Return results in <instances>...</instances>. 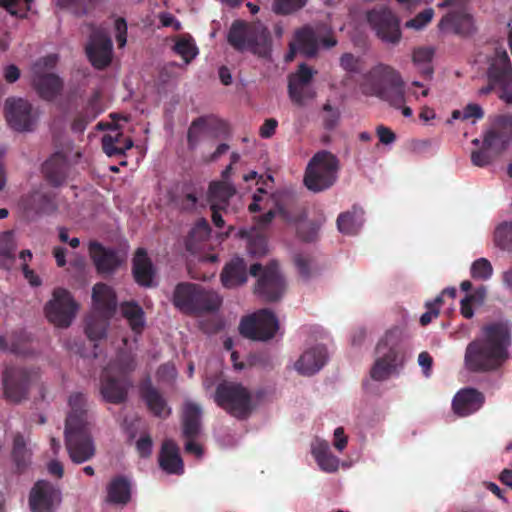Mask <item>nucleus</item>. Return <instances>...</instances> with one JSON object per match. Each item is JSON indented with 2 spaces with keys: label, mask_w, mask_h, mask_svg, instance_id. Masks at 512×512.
<instances>
[{
  "label": "nucleus",
  "mask_w": 512,
  "mask_h": 512,
  "mask_svg": "<svg viewBox=\"0 0 512 512\" xmlns=\"http://www.w3.org/2000/svg\"><path fill=\"white\" fill-rule=\"evenodd\" d=\"M78 305L71 293L64 288H56L52 299L45 305V314L55 326L66 328L74 319Z\"/></svg>",
  "instance_id": "nucleus-14"
},
{
  "label": "nucleus",
  "mask_w": 512,
  "mask_h": 512,
  "mask_svg": "<svg viewBox=\"0 0 512 512\" xmlns=\"http://www.w3.org/2000/svg\"><path fill=\"white\" fill-rule=\"evenodd\" d=\"M468 0H440L438 7H451L440 21L439 27L442 30H451L455 34L469 36L475 31L473 16L467 11L466 5Z\"/></svg>",
  "instance_id": "nucleus-13"
},
{
  "label": "nucleus",
  "mask_w": 512,
  "mask_h": 512,
  "mask_svg": "<svg viewBox=\"0 0 512 512\" xmlns=\"http://www.w3.org/2000/svg\"><path fill=\"white\" fill-rule=\"evenodd\" d=\"M307 0H274L272 9L278 15H289L302 9Z\"/></svg>",
  "instance_id": "nucleus-46"
},
{
  "label": "nucleus",
  "mask_w": 512,
  "mask_h": 512,
  "mask_svg": "<svg viewBox=\"0 0 512 512\" xmlns=\"http://www.w3.org/2000/svg\"><path fill=\"white\" fill-rule=\"evenodd\" d=\"M201 407L193 402H186L183 407L182 425L183 436L195 439L200 433Z\"/></svg>",
  "instance_id": "nucleus-32"
},
{
  "label": "nucleus",
  "mask_w": 512,
  "mask_h": 512,
  "mask_svg": "<svg viewBox=\"0 0 512 512\" xmlns=\"http://www.w3.org/2000/svg\"><path fill=\"white\" fill-rule=\"evenodd\" d=\"M483 144L485 148H489L491 151H493L495 154H500L502 151L506 149L509 142L504 141L502 137L498 135L497 132H495L493 129L488 131L484 137Z\"/></svg>",
  "instance_id": "nucleus-50"
},
{
  "label": "nucleus",
  "mask_w": 512,
  "mask_h": 512,
  "mask_svg": "<svg viewBox=\"0 0 512 512\" xmlns=\"http://www.w3.org/2000/svg\"><path fill=\"white\" fill-rule=\"evenodd\" d=\"M116 41L119 47H124L127 42V23L124 18L115 21Z\"/></svg>",
  "instance_id": "nucleus-62"
},
{
  "label": "nucleus",
  "mask_w": 512,
  "mask_h": 512,
  "mask_svg": "<svg viewBox=\"0 0 512 512\" xmlns=\"http://www.w3.org/2000/svg\"><path fill=\"white\" fill-rule=\"evenodd\" d=\"M470 273L474 279L487 280L493 274V267L486 258H479L472 263Z\"/></svg>",
  "instance_id": "nucleus-48"
},
{
  "label": "nucleus",
  "mask_w": 512,
  "mask_h": 512,
  "mask_svg": "<svg viewBox=\"0 0 512 512\" xmlns=\"http://www.w3.org/2000/svg\"><path fill=\"white\" fill-rule=\"evenodd\" d=\"M4 114L8 125L17 132L32 131L38 119L32 104L23 98H7Z\"/></svg>",
  "instance_id": "nucleus-16"
},
{
  "label": "nucleus",
  "mask_w": 512,
  "mask_h": 512,
  "mask_svg": "<svg viewBox=\"0 0 512 512\" xmlns=\"http://www.w3.org/2000/svg\"><path fill=\"white\" fill-rule=\"evenodd\" d=\"M322 109L325 113L323 116V127L328 131L334 130L340 120L339 109L333 107L329 102H326Z\"/></svg>",
  "instance_id": "nucleus-51"
},
{
  "label": "nucleus",
  "mask_w": 512,
  "mask_h": 512,
  "mask_svg": "<svg viewBox=\"0 0 512 512\" xmlns=\"http://www.w3.org/2000/svg\"><path fill=\"white\" fill-rule=\"evenodd\" d=\"M92 299L95 309L105 318H109L115 312L117 306L116 295L107 284H95Z\"/></svg>",
  "instance_id": "nucleus-29"
},
{
  "label": "nucleus",
  "mask_w": 512,
  "mask_h": 512,
  "mask_svg": "<svg viewBox=\"0 0 512 512\" xmlns=\"http://www.w3.org/2000/svg\"><path fill=\"white\" fill-rule=\"evenodd\" d=\"M123 317L135 334H141L145 326V316L142 307L136 302H125L121 305Z\"/></svg>",
  "instance_id": "nucleus-36"
},
{
  "label": "nucleus",
  "mask_w": 512,
  "mask_h": 512,
  "mask_svg": "<svg viewBox=\"0 0 512 512\" xmlns=\"http://www.w3.org/2000/svg\"><path fill=\"white\" fill-rule=\"evenodd\" d=\"M132 382L127 376H112L103 373L101 377L100 392L105 401L112 404H121L127 400L128 390Z\"/></svg>",
  "instance_id": "nucleus-21"
},
{
  "label": "nucleus",
  "mask_w": 512,
  "mask_h": 512,
  "mask_svg": "<svg viewBox=\"0 0 512 512\" xmlns=\"http://www.w3.org/2000/svg\"><path fill=\"white\" fill-rule=\"evenodd\" d=\"M318 226L315 223H303L297 228L299 238L304 242H313L317 239Z\"/></svg>",
  "instance_id": "nucleus-57"
},
{
  "label": "nucleus",
  "mask_w": 512,
  "mask_h": 512,
  "mask_svg": "<svg viewBox=\"0 0 512 512\" xmlns=\"http://www.w3.org/2000/svg\"><path fill=\"white\" fill-rule=\"evenodd\" d=\"M28 207L37 214H51L56 211L57 204L54 196L36 191L30 195Z\"/></svg>",
  "instance_id": "nucleus-37"
},
{
  "label": "nucleus",
  "mask_w": 512,
  "mask_h": 512,
  "mask_svg": "<svg viewBox=\"0 0 512 512\" xmlns=\"http://www.w3.org/2000/svg\"><path fill=\"white\" fill-rule=\"evenodd\" d=\"M493 130L498 133L504 141L512 140V116L505 115L497 118Z\"/></svg>",
  "instance_id": "nucleus-52"
},
{
  "label": "nucleus",
  "mask_w": 512,
  "mask_h": 512,
  "mask_svg": "<svg viewBox=\"0 0 512 512\" xmlns=\"http://www.w3.org/2000/svg\"><path fill=\"white\" fill-rule=\"evenodd\" d=\"M205 119L203 117H199L191 123L188 133H187V141L190 148H194L199 140V136L205 127Z\"/></svg>",
  "instance_id": "nucleus-54"
},
{
  "label": "nucleus",
  "mask_w": 512,
  "mask_h": 512,
  "mask_svg": "<svg viewBox=\"0 0 512 512\" xmlns=\"http://www.w3.org/2000/svg\"><path fill=\"white\" fill-rule=\"evenodd\" d=\"M364 211L360 207L353 206L352 210L341 213L337 218L339 231L347 235H355L363 224Z\"/></svg>",
  "instance_id": "nucleus-34"
},
{
  "label": "nucleus",
  "mask_w": 512,
  "mask_h": 512,
  "mask_svg": "<svg viewBox=\"0 0 512 512\" xmlns=\"http://www.w3.org/2000/svg\"><path fill=\"white\" fill-rule=\"evenodd\" d=\"M106 501L117 506H126L131 501L132 484L128 477L118 475L113 477L106 487Z\"/></svg>",
  "instance_id": "nucleus-27"
},
{
  "label": "nucleus",
  "mask_w": 512,
  "mask_h": 512,
  "mask_svg": "<svg viewBox=\"0 0 512 512\" xmlns=\"http://www.w3.org/2000/svg\"><path fill=\"white\" fill-rule=\"evenodd\" d=\"M85 50L94 68L102 70L110 65L112 61L113 44L111 38L103 29H92Z\"/></svg>",
  "instance_id": "nucleus-17"
},
{
  "label": "nucleus",
  "mask_w": 512,
  "mask_h": 512,
  "mask_svg": "<svg viewBox=\"0 0 512 512\" xmlns=\"http://www.w3.org/2000/svg\"><path fill=\"white\" fill-rule=\"evenodd\" d=\"M400 334L398 328H393L387 331L378 343L376 350L378 354L382 355L376 359L370 370L372 379L376 381L386 380L398 366L403 365L404 354L398 346Z\"/></svg>",
  "instance_id": "nucleus-9"
},
{
  "label": "nucleus",
  "mask_w": 512,
  "mask_h": 512,
  "mask_svg": "<svg viewBox=\"0 0 512 512\" xmlns=\"http://www.w3.org/2000/svg\"><path fill=\"white\" fill-rule=\"evenodd\" d=\"M57 57L49 55L39 59L32 67V86L37 94L46 101L54 100L62 91L63 81L53 73H44V68H52Z\"/></svg>",
  "instance_id": "nucleus-12"
},
{
  "label": "nucleus",
  "mask_w": 512,
  "mask_h": 512,
  "mask_svg": "<svg viewBox=\"0 0 512 512\" xmlns=\"http://www.w3.org/2000/svg\"><path fill=\"white\" fill-rule=\"evenodd\" d=\"M31 373L26 368L11 366L3 373V387L6 399L19 403L28 395Z\"/></svg>",
  "instance_id": "nucleus-19"
},
{
  "label": "nucleus",
  "mask_w": 512,
  "mask_h": 512,
  "mask_svg": "<svg viewBox=\"0 0 512 512\" xmlns=\"http://www.w3.org/2000/svg\"><path fill=\"white\" fill-rule=\"evenodd\" d=\"M434 55V50L430 47H419L413 51V62L416 65H423L420 73L426 79H431L433 75V67L431 61Z\"/></svg>",
  "instance_id": "nucleus-42"
},
{
  "label": "nucleus",
  "mask_w": 512,
  "mask_h": 512,
  "mask_svg": "<svg viewBox=\"0 0 512 512\" xmlns=\"http://www.w3.org/2000/svg\"><path fill=\"white\" fill-rule=\"evenodd\" d=\"M295 42L302 54L313 57L318 51V39L310 26H304L295 32Z\"/></svg>",
  "instance_id": "nucleus-35"
},
{
  "label": "nucleus",
  "mask_w": 512,
  "mask_h": 512,
  "mask_svg": "<svg viewBox=\"0 0 512 512\" xmlns=\"http://www.w3.org/2000/svg\"><path fill=\"white\" fill-rule=\"evenodd\" d=\"M434 15V11L432 8H427L418 13L413 19H410L406 22V27L414 28L417 30L425 27L429 22H431Z\"/></svg>",
  "instance_id": "nucleus-55"
},
{
  "label": "nucleus",
  "mask_w": 512,
  "mask_h": 512,
  "mask_svg": "<svg viewBox=\"0 0 512 512\" xmlns=\"http://www.w3.org/2000/svg\"><path fill=\"white\" fill-rule=\"evenodd\" d=\"M488 85L480 89L481 94L498 90L499 98L512 104V63L505 48L495 47L487 70Z\"/></svg>",
  "instance_id": "nucleus-8"
},
{
  "label": "nucleus",
  "mask_w": 512,
  "mask_h": 512,
  "mask_svg": "<svg viewBox=\"0 0 512 512\" xmlns=\"http://www.w3.org/2000/svg\"><path fill=\"white\" fill-rule=\"evenodd\" d=\"M68 403L70 412L65 421V445L72 462L81 464L93 458L96 452L88 421L87 400L84 394L77 392L70 395Z\"/></svg>",
  "instance_id": "nucleus-2"
},
{
  "label": "nucleus",
  "mask_w": 512,
  "mask_h": 512,
  "mask_svg": "<svg viewBox=\"0 0 512 512\" xmlns=\"http://www.w3.org/2000/svg\"><path fill=\"white\" fill-rule=\"evenodd\" d=\"M219 295L201 285L181 282L174 289L172 303L185 314H202L216 311L221 305Z\"/></svg>",
  "instance_id": "nucleus-5"
},
{
  "label": "nucleus",
  "mask_w": 512,
  "mask_h": 512,
  "mask_svg": "<svg viewBox=\"0 0 512 512\" xmlns=\"http://www.w3.org/2000/svg\"><path fill=\"white\" fill-rule=\"evenodd\" d=\"M85 333L91 341H97L106 337L108 318L91 315L87 317Z\"/></svg>",
  "instance_id": "nucleus-41"
},
{
  "label": "nucleus",
  "mask_w": 512,
  "mask_h": 512,
  "mask_svg": "<svg viewBox=\"0 0 512 512\" xmlns=\"http://www.w3.org/2000/svg\"><path fill=\"white\" fill-rule=\"evenodd\" d=\"M294 262L298 269L299 274L304 279H306V280L309 279L311 277V269H310L311 259L305 255L297 254L294 257Z\"/></svg>",
  "instance_id": "nucleus-60"
},
{
  "label": "nucleus",
  "mask_w": 512,
  "mask_h": 512,
  "mask_svg": "<svg viewBox=\"0 0 512 512\" xmlns=\"http://www.w3.org/2000/svg\"><path fill=\"white\" fill-rule=\"evenodd\" d=\"M173 49L176 54L183 58L185 63H190L198 54V48L191 37H180Z\"/></svg>",
  "instance_id": "nucleus-45"
},
{
  "label": "nucleus",
  "mask_w": 512,
  "mask_h": 512,
  "mask_svg": "<svg viewBox=\"0 0 512 512\" xmlns=\"http://www.w3.org/2000/svg\"><path fill=\"white\" fill-rule=\"evenodd\" d=\"M339 170L338 158L327 150L316 152L309 160L304 174V185L314 193L322 192L334 185Z\"/></svg>",
  "instance_id": "nucleus-6"
},
{
  "label": "nucleus",
  "mask_w": 512,
  "mask_h": 512,
  "mask_svg": "<svg viewBox=\"0 0 512 512\" xmlns=\"http://www.w3.org/2000/svg\"><path fill=\"white\" fill-rule=\"evenodd\" d=\"M278 328L275 314L269 309H261L241 320L239 332L251 340L267 341L275 336Z\"/></svg>",
  "instance_id": "nucleus-11"
},
{
  "label": "nucleus",
  "mask_w": 512,
  "mask_h": 512,
  "mask_svg": "<svg viewBox=\"0 0 512 512\" xmlns=\"http://www.w3.org/2000/svg\"><path fill=\"white\" fill-rule=\"evenodd\" d=\"M132 274L135 282L142 287H151L155 269L144 248H138L132 260Z\"/></svg>",
  "instance_id": "nucleus-25"
},
{
  "label": "nucleus",
  "mask_w": 512,
  "mask_h": 512,
  "mask_svg": "<svg viewBox=\"0 0 512 512\" xmlns=\"http://www.w3.org/2000/svg\"><path fill=\"white\" fill-rule=\"evenodd\" d=\"M312 454L320 469L332 473L338 470L339 459L334 456L326 443H321L312 449Z\"/></svg>",
  "instance_id": "nucleus-38"
},
{
  "label": "nucleus",
  "mask_w": 512,
  "mask_h": 512,
  "mask_svg": "<svg viewBox=\"0 0 512 512\" xmlns=\"http://www.w3.org/2000/svg\"><path fill=\"white\" fill-rule=\"evenodd\" d=\"M101 142L103 151L109 157L122 156L126 150L133 147V140L129 137L124 138L123 133L117 128L103 135Z\"/></svg>",
  "instance_id": "nucleus-31"
},
{
  "label": "nucleus",
  "mask_w": 512,
  "mask_h": 512,
  "mask_svg": "<svg viewBox=\"0 0 512 512\" xmlns=\"http://www.w3.org/2000/svg\"><path fill=\"white\" fill-rule=\"evenodd\" d=\"M236 193L233 185L215 181L210 183L208 189V202L210 207H219L227 209L230 198Z\"/></svg>",
  "instance_id": "nucleus-33"
},
{
  "label": "nucleus",
  "mask_w": 512,
  "mask_h": 512,
  "mask_svg": "<svg viewBox=\"0 0 512 512\" xmlns=\"http://www.w3.org/2000/svg\"><path fill=\"white\" fill-rule=\"evenodd\" d=\"M247 265L244 259L235 257L226 263L221 272V282L226 288H235L247 282Z\"/></svg>",
  "instance_id": "nucleus-28"
},
{
  "label": "nucleus",
  "mask_w": 512,
  "mask_h": 512,
  "mask_svg": "<svg viewBox=\"0 0 512 512\" xmlns=\"http://www.w3.org/2000/svg\"><path fill=\"white\" fill-rule=\"evenodd\" d=\"M288 94L291 101L297 106H304L307 100L315 97V92L309 85H301L297 82H288Z\"/></svg>",
  "instance_id": "nucleus-43"
},
{
  "label": "nucleus",
  "mask_w": 512,
  "mask_h": 512,
  "mask_svg": "<svg viewBox=\"0 0 512 512\" xmlns=\"http://www.w3.org/2000/svg\"><path fill=\"white\" fill-rule=\"evenodd\" d=\"M46 180L53 186L62 185L67 177L68 162L61 153L52 155L42 167Z\"/></svg>",
  "instance_id": "nucleus-30"
},
{
  "label": "nucleus",
  "mask_w": 512,
  "mask_h": 512,
  "mask_svg": "<svg viewBox=\"0 0 512 512\" xmlns=\"http://www.w3.org/2000/svg\"><path fill=\"white\" fill-rule=\"evenodd\" d=\"M483 337L470 342L465 350V366L475 373L499 369L509 358L511 336L503 323H492L482 329Z\"/></svg>",
  "instance_id": "nucleus-1"
},
{
  "label": "nucleus",
  "mask_w": 512,
  "mask_h": 512,
  "mask_svg": "<svg viewBox=\"0 0 512 512\" xmlns=\"http://www.w3.org/2000/svg\"><path fill=\"white\" fill-rule=\"evenodd\" d=\"M32 0H0V6L11 15L24 17L30 9Z\"/></svg>",
  "instance_id": "nucleus-49"
},
{
  "label": "nucleus",
  "mask_w": 512,
  "mask_h": 512,
  "mask_svg": "<svg viewBox=\"0 0 512 512\" xmlns=\"http://www.w3.org/2000/svg\"><path fill=\"white\" fill-rule=\"evenodd\" d=\"M88 252L96 272L103 277L115 274L125 261L116 249L105 247L96 240L90 241Z\"/></svg>",
  "instance_id": "nucleus-18"
},
{
  "label": "nucleus",
  "mask_w": 512,
  "mask_h": 512,
  "mask_svg": "<svg viewBox=\"0 0 512 512\" xmlns=\"http://www.w3.org/2000/svg\"><path fill=\"white\" fill-rule=\"evenodd\" d=\"M15 241L11 231L0 234V268L9 269L15 259Z\"/></svg>",
  "instance_id": "nucleus-39"
},
{
  "label": "nucleus",
  "mask_w": 512,
  "mask_h": 512,
  "mask_svg": "<svg viewBox=\"0 0 512 512\" xmlns=\"http://www.w3.org/2000/svg\"><path fill=\"white\" fill-rule=\"evenodd\" d=\"M491 150L485 148L483 145L482 149L473 151L471 154V161L475 166L484 167L492 161Z\"/></svg>",
  "instance_id": "nucleus-59"
},
{
  "label": "nucleus",
  "mask_w": 512,
  "mask_h": 512,
  "mask_svg": "<svg viewBox=\"0 0 512 512\" xmlns=\"http://www.w3.org/2000/svg\"><path fill=\"white\" fill-rule=\"evenodd\" d=\"M494 242L500 249L512 252V221H504L496 227Z\"/></svg>",
  "instance_id": "nucleus-44"
},
{
  "label": "nucleus",
  "mask_w": 512,
  "mask_h": 512,
  "mask_svg": "<svg viewBox=\"0 0 512 512\" xmlns=\"http://www.w3.org/2000/svg\"><path fill=\"white\" fill-rule=\"evenodd\" d=\"M55 490L45 480L37 481L29 495V506L32 512H53Z\"/></svg>",
  "instance_id": "nucleus-24"
},
{
  "label": "nucleus",
  "mask_w": 512,
  "mask_h": 512,
  "mask_svg": "<svg viewBox=\"0 0 512 512\" xmlns=\"http://www.w3.org/2000/svg\"><path fill=\"white\" fill-rule=\"evenodd\" d=\"M214 401L220 408L238 420L247 419L254 409L251 392L237 382L223 381L219 383L214 393Z\"/></svg>",
  "instance_id": "nucleus-7"
},
{
  "label": "nucleus",
  "mask_w": 512,
  "mask_h": 512,
  "mask_svg": "<svg viewBox=\"0 0 512 512\" xmlns=\"http://www.w3.org/2000/svg\"><path fill=\"white\" fill-rule=\"evenodd\" d=\"M31 453L26 447L22 434L17 433L13 439L12 458L17 470L22 472L30 463Z\"/></svg>",
  "instance_id": "nucleus-40"
},
{
  "label": "nucleus",
  "mask_w": 512,
  "mask_h": 512,
  "mask_svg": "<svg viewBox=\"0 0 512 512\" xmlns=\"http://www.w3.org/2000/svg\"><path fill=\"white\" fill-rule=\"evenodd\" d=\"M92 120L94 119L82 111L79 114H77L74 118L71 124V129L75 133H83L86 129L87 124L90 123Z\"/></svg>",
  "instance_id": "nucleus-63"
},
{
  "label": "nucleus",
  "mask_w": 512,
  "mask_h": 512,
  "mask_svg": "<svg viewBox=\"0 0 512 512\" xmlns=\"http://www.w3.org/2000/svg\"><path fill=\"white\" fill-rule=\"evenodd\" d=\"M340 64L343 69L349 72H357L359 70V60L351 53H345L340 58Z\"/></svg>",
  "instance_id": "nucleus-64"
},
{
  "label": "nucleus",
  "mask_w": 512,
  "mask_h": 512,
  "mask_svg": "<svg viewBox=\"0 0 512 512\" xmlns=\"http://www.w3.org/2000/svg\"><path fill=\"white\" fill-rule=\"evenodd\" d=\"M327 359V349L322 345H317L303 352L294 367L299 374L311 376L323 368Z\"/></svg>",
  "instance_id": "nucleus-22"
},
{
  "label": "nucleus",
  "mask_w": 512,
  "mask_h": 512,
  "mask_svg": "<svg viewBox=\"0 0 512 512\" xmlns=\"http://www.w3.org/2000/svg\"><path fill=\"white\" fill-rule=\"evenodd\" d=\"M313 74V70L306 64L302 63L299 66L297 72L289 77V82H297L301 85H309L313 78Z\"/></svg>",
  "instance_id": "nucleus-56"
},
{
  "label": "nucleus",
  "mask_w": 512,
  "mask_h": 512,
  "mask_svg": "<svg viewBox=\"0 0 512 512\" xmlns=\"http://www.w3.org/2000/svg\"><path fill=\"white\" fill-rule=\"evenodd\" d=\"M485 403V395L476 388L460 389L453 397L452 410L459 417H466L480 410Z\"/></svg>",
  "instance_id": "nucleus-20"
},
{
  "label": "nucleus",
  "mask_w": 512,
  "mask_h": 512,
  "mask_svg": "<svg viewBox=\"0 0 512 512\" xmlns=\"http://www.w3.org/2000/svg\"><path fill=\"white\" fill-rule=\"evenodd\" d=\"M158 461L161 469L167 474L181 475L184 473V464L180 456L179 447L171 439H167L162 443Z\"/></svg>",
  "instance_id": "nucleus-26"
},
{
  "label": "nucleus",
  "mask_w": 512,
  "mask_h": 512,
  "mask_svg": "<svg viewBox=\"0 0 512 512\" xmlns=\"http://www.w3.org/2000/svg\"><path fill=\"white\" fill-rule=\"evenodd\" d=\"M101 94L99 91H94L90 96L87 105L85 106L83 112L95 119L103 109L100 106Z\"/></svg>",
  "instance_id": "nucleus-58"
},
{
  "label": "nucleus",
  "mask_w": 512,
  "mask_h": 512,
  "mask_svg": "<svg viewBox=\"0 0 512 512\" xmlns=\"http://www.w3.org/2000/svg\"><path fill=\"white\" fill-rule=\"evenodd\" d=\"M367 21L382 41L394 45L400 42V21L390 9L384 6L373 8L367 13Z\"/></svg>",
  "instance_id": "nucleus-15"
},
{
  "label": "nucleus",
  "mask_w": 512,
  "mask_h": 512,
  "mask_svg": "<svg viewBox=\"0 0 512 512\" xmlns=\"http://www.w3.org/2000/svg\"><path fill=\"white\" fill-rule=\"evenodd\" d=\"M153 441L149 435L141 436L136 442V449L140 457L147 458L152 453Z\"/></svg>",
  "instance_id": "nucleus-61"
},
{
  "label": "nucleus",
  "mask_w": 512,
  "mask_h": 512,
  "mask_svg": "<svg viewBox=\"0 0 512 512\" xmlns=\"http://www.w3.org/2000/svg\"><path fill=\"white\" fill-rule=\"evenodd\" d=\"M442 305V297L437 296L433 301H429L426 303L427 311L423 313L420 317V324L422 326L428 325L433 318L438 317L440 311L439 308Z\"/></svg>",
  "instance_id": "nucleus-53"
},
{
  "label": "nucleus",
  "mask_w": 512,
  "mask_h": 512,
  "mask_svg": "<svg viewBox=\"0 0 512 512\" xmlns=\"http://www.w3.org/2000/svg\"><path fill=\"white\" fill-rule=\"evenodd\" d=\"M210 232H211V227H210L208 221L204 218H201L200 220H198L189 234V237H188V240L186 243L187 249L191 250L192 241H194V240H197V241L206 240L209 237Z\"/></svg>",
  "instance_id": "nucleus-47"
},
{
  "label": "nucleus",
  "mask_w": 512,
  "mask_h": 512,
  "mask_svg": "<svg viewBox=\"0 0 512 512\" xmlns=\"http://www.w3.org/2000/svg\"><path fill=\"white\" fill-rule=\"evenodd\" d=\"M227 42L238 52L249 51L262 58L269 57L272 50V38L268 28L261 22H232Z\"/></svg>",
  "instance_id": "nucleus-3"
},
{
  "label": "nucleus",
  "mask_w": 512,
  "mask_h": 512,
  "mask_svg": "<svg viewBox=\"0 0 512 512\" xmlns=\"http://www.w3.org/2000/svg\"><path fill=\"white\" fill-rule=\"evenodd\" d=\"M249 272L257 277L254 293L265 302L279 301L286 290V283L279 271L276 261H271L265 267L260 263H254L250 266Z\"/></svg>",
  "instance_id": "nucleus-10"
},
{
  "label": "nucleus",
  "mask_w": 512,
  "mask_h": 512,
  "mask_svg": "<svg viewBox=\"0 0 512 512\" xmlns=\"http://www.w3.org/2000/svg\"><path fill=\"white\" fill-rule=\"evenodd\" d=\"M363 90L390 105L401 106L406 102L404 82L398 71L389 65L378 64L364 77Z\"/></svg>",
  "instance_id": "nucleus-4"
},
{
  "label": "nucleus",
  "mask_w": 512,
  "mask_h": 512,
  "mask_svg": "<svg viewBox=\"0 0 512 512\" xmlns=\"http://www.w3.org/2000/svg\"><path fill=\"white\" fill-rule=\"evenodd\" d=\"M139 392L147 408L155 417L166 419L170 416L171 409L168 407L165 398L158 389L152 385L149 379L141 383Z\"/></svg>",
  "instance_id": "nucleus-23"
}]
</instances>
